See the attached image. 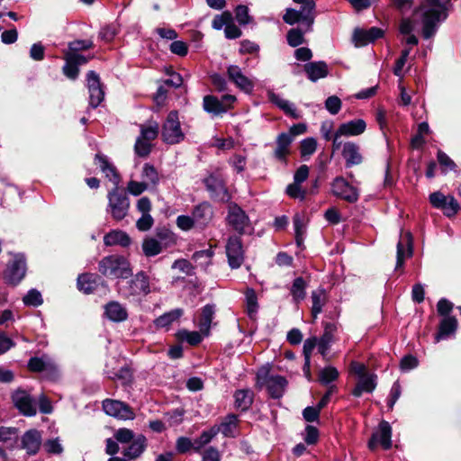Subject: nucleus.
<instances>
[{
    "mask_svg": "<svg viewBox=\"0 0 461 461\" xmlns=\"http://www.w3.org/2000/svg\"><path fill=\"white\" fill-rule=\"evenodd\" d=\"M447 0H425L422 6L416 10L411 18H403L399 25L401 34L406 36L405 42L417 45L418 39L412 34L420 21L422 23V34L425 39L432 37L438 23L444 20L446 14Z\"/></svg>",
    "mask_w": 461,
    "mask_h": 461,
    "instance_id": "1",
    "label": "nucleus"
},
{
    "mask_svg": "<svg viewBox=\"0 0 461 461\" xmlns=\"http://www.w3.org/2000/svg\"><path fill=\"white\" fill-rule=\"evenodd\" d=\"M99 271L110 278H128L131 275L129 262L123 257L112 255L99 262Z\"/></svg>",
    "mask_w": 461,
    "mask_h": 461,
    "instance_id": "2",
    "label": "nucleus"
},
{
    "mask_svg": "<svg viewBox=\"0 0 461 461\" xmlns=\"http://www.w3.org/2000/svg\"><path fill=\"white\" fill-rule=\"evenodd\" d=\"M162 140L167 144H177L184 140L185 133L181 129L178 113L172 111L167 117L162 128Z\"/></svg>",
    "mask_w": 461,
    "mask_h": 461,
    "instance_id": "3",
    "label": "nucleus"
},
{
    "mask_svg": "<svg viewBox=\"0 0 461 461\" xmlns=\"http://www.w3.org/2000/svg\"><path fill=\"white\" fill-rule=\"evenodd\" d=\"M258 380L259 383L265 384L270 394L274 398L282 396L286 386V380L283 376L269 375V367L262 366L258 372Z\"/></svg>",
    "mask_w": 461,
    "mask_h": 461,
    "instance_id": "4",
    "label": "nucleus"
},
{
    "mask_svg": "<svg viewBox=\"0 0 461 461\" xmlns=\"http://www.w3.org/2000/svg\"><path fill=\"white\" fill-rule=\"evenodd\" d=\"M236 102V97L231 95H225L221 100L213 95H205L203 97V109L213 115H220L230 109Z\"/></svg>",
    "mask_w": 461,
    "mask_h": 461,
    "instance_id": "5",
    "label": "nucleus"
},
{
    "mask_svg": "<svg viewBox=\"0 0 461 461\" xmlns=\"http://www.w3.org/2000/svg\"><path fill=\"white\" fill-rule=\"evenodd\" d=\"M377 446H381L384 449H389L392 447V428L385 420L379 423L368 441V447L371 450H374Z\"/></svg>",
    "mask_w": 461,
    "mask_h": 461,
    "instance_id": "6",
    "label": "nucleus"
},
{
    "mask_svg": "<svg viewBox=\"0 0 461 461\" xmlns=\"http://www.w3.org/2000/svg\"><path fill=\"white\" fill-rule=\"evenodd\" d=\"M109 199V211L112 216L117 220H122L127 214L130 203L126 195L118 193L117 188H114L108 194Z\"/></svg>",
    "mask_w": 461,
    "mask_h": 461,
    "instance_id": "7",
    "label": "nucleus"
},
{
    "mask_svg": "<svg viewBox=\"0 0 461 461\" xmlns=\"http://www.w3.org/2000/svg\"><path fill=\"white\" fill-rule=\"evenodd\" d=\"M227 221L229 225L240 233L246 232L250 227L249 217L237 204H230Z\"/></svg>",
    "mask_w": 461,
    "mask_h": 461,
    "instance_id": "8",
    "label": "nucleus"
},
{
    "mask_svg": "<svg viewBox=\"0 0 461 461\" xmlns=\"http://www.w3.org/2000/svg\"><path fill=\"white\" fill-rule=\"evenodd\" d=\"M25 273L26 266L23 257L15 255L5 272V278L9 284L16 285L24 277Z\"/></svg>",
    "mask_w": 461,
    "mask_h": 461,
    "instance_id": "9",
    "label": "nucleus"
},
{
    "mask_svg": "<svg viewBox=\"0 0 461 461\" xmlns=\"http://www.w3.org/2000/svg\"><path fill=\"white\" fill-rule=\"evenodd\" d=\"M226 254L231 268H238L241 266L244 259V252L240 238L231 237L229 239L226 245Z\"/></svg>",
    "mask_w": 461,
    "mask_h": 461,
    "instance_id": "10",
    "label": "nucleus"
},
{
    "mask_svg": "<svg viewBox=\"0 0 461 461\" xmlns=\"http://www.w3.org/2000/svg\"><path fill=\"white\" fill-rule=\"evenodd\" d=\"M103 408L106 414L121 420L133 419V411L123 402L115 400H105Z\"/></svg>",
    "mask_w": 461,
    "mask_h": 461,
    "instance_id": "11",
    "label": "nucleus"
},
{
    "mask_svg": "<svg viewBox=\"0 0 461 461\" xmlns=\"http://www.w3.org/2000/svg\"><path fill=\"white\" fill-rule=\"evenodd\" d=\"M332 193L348 202H356L358 198L357 189L350 185L343 177H337L332 184Z\"/></svg>",
    "mask_w": 461,
    "mask_h": 461,
    "instance_id": "12",
    "label": "nucleus"
},
{
    "mask_svg": "<svg viewBox=\"0 0 461 461\" xmlns=\"http://www.w3.org/2000/svg\"><path fill=\"white\" fill-rule=\"evenodd\" d=\"M13 402L15 407L26 416H33L36 414V408L30 394L21 389L16 390L13 393Z\"/></svg>",
    "mask_w": 461,
    "mask_h": 461,
    "instance_id": "13",
    "label": "nucleus"
},
{
    "mask_svg": "<svg viewBox=\"0 0 461 461\" xmlns=\"http://www.w3.org/2000/svg\"><path fill=\"white\" fill-rule=\"evenodd\" d=\"M229 79L233 82L237 87L245 93H251L254 88V83L246 77L240 67L231 65L227 69Z\"/></svg>",
    "mask_w": 461,
    "mask_h": 461,
    "instance_id": "14",
    "label": "nucleus"
},
{
    "mask_svg": "<svg viewBox=\"0 0 461 461\" xmlns=\"http://www.w3.org/2000/svg\"><path fill=\"white\" fill-rule=\"evenodd\" d=\"M87 86L89 90L90 105L97 107L104 99V91L100 86L99 77L94 71L87 73Z\"/></svg>",
    "mask_w": 461,
    "mask_h": 461,
    "instance_id": "15",
    "label": "nucleus"
},
{
    "mask_svg": "<svg viewBox=\"0 0 461 461\" xmlns=\"http://www.w3.org/2000/svg\"><path fill=\"white\" fill-rule=\"evenodd\" d=\"M383 34V31L376 27L369 30L356 29L353 33V41L356 47H362L381 38Z\"/></svg>",
    "mask_w": 461,
    "mask_h": 461,
    "instance_id": "16",
    "label": "nucleus"
},
{
    "mask_svg": "<svg viewBox=\"0 0 461 461\" xmlns=\"http://www.w3.org/2000/svg\"><path fill=\"white\" fill-rule=\"evenodd\" d=\"M341 155L346 160L347 167L359 165L363 161L359 146L353 141H347L343 143Z\"/></svg>",
    "mask_w": 461,
    "mask_h": 461,
    "instance_id": "17",
    "label": "nucleus"
},
{
    "mask_svg": "<svg viewBox=\"0 0 461 461\" xmlns=\"http://www.w3.org/2000/svg\"><path fill=\"white\" fill-rule=\"evenodd\" d=\"M366 123L363 119H356L341 123L339 128V135L345 137L359 136L366 131Z\"/></svg>",
    "mask_w": 461,
    "mask_h": 461,
    "instance_id": "18",
    "label": "nucleus"
},
{
    "mask_svg": "<svg viewBox=\"0 0 461 461\" xmlns=\"http://www.w3.org/2000/svg\"><path fill=\"white\" fill-rule=\"evenodd\" d=\"M205 184L208 190L212 192V194L216 199L222 202H228L230 200V196L219 177L211 176L205 180Z\"/></svg>",
    "mask_w": 461,
    "mask_h": 461,
    "instance_id": "19",
    "label": "nucleus"
},
{
    "mask_svg": "<svg viewBox=\"0 0 461 461\" xmlns=\"http://www.w3.org/2000/svg\"><path fill=\"white\" fill-rule=\"evenodd\" d=\"M41 445V435L36 429H31L24 433L22 438V447L29 455H34Z\"/></svg>",
    "mask_w": 461,
    "mask_h": 461,
    "instance_id": "20",
    "label": "nucleus"
},
{
    "mask_svg": "<svg viewBox=\"0 0 461 461\" xmlns=\"http://www.w3.org/2000/svg\"><path fill=\"white\" fill-rule=\"evenodd\" d=\"M131 295H146L150 293L149 277L143 273H138L130 282Z\"/></svg>",
    "mask_w": 461,
    "mask_h": 461,
    "instance_id": "21",
    "label": "nucleus"
},
{
    "mask_svg": "<svg viewBox=\"0 0 461 461\" xmlns=\"http://www.w3.org/2000/svg\"><path fill=\"white\" fill-rule=\"evenodd\" d=\"M376 387V375L368 374L357 378V384L352 390V394L359 397L363 393H372Z\"/></svg>",
    "mask_w": 461,
    "mask_h": 461,
    "instance_id": "22",
    "label": "nucleus"
},
{
    "mask_svg": "<svg viewBox=\"0 0 461 461\" xmlns=\"http://www.w3.org/2000/svg\"><path fill=\"white\" fill-rule=\"evenodd\" d=\"M146 448V438L142 435L137 436L131 445L123 450V455L129 460H133L141 456Z\"/></svg>",
    "mask_w": 461,
    "mask_h": 461,
    "instance_id": "23",
    "label": "nucleus"
},
{
    "mask_svg": "<svg viewBox=\"0 0 461 461\" xmlns=\"http://www.w3.org/2000/svg\"><path fill=\"white\" fill-rule=\"evenodd\" d=\"M304 70L312 81H317L328 75V68L325 62H310L304 66Z\"/></svg>",
    "mask_w": 461,
    "mask_h": 461,
    "instance_id": "24",
    "label": "nucleus"
},
{
    "mask_svg": "<svg viewBox=\"0 0 461 461\" xmlns=\"http://www.w3.org/2000/svg\"><path fill=\"white\" fill-rule=\"evenodd\" d=\"M105 315L113 321H123L128 317L126 309L117 302H111L106 304Z\"/></svg>",
    "mask_w": 461,
    "mask_h": 461,
    "instance_id": "25",
    "label": "nucleus"
},
{
    "mask_svg": "<svg viewBox=\"0 0 461 461\" xmlns=\"http://www.w3.org/2000/svg\"><path fill=\"white\" fill-rule=\"evenodd\" d=\"M293 138L287 133H281L276 140V148L275 156L276 158L283 160L290 152V145Z\"/></svg>",
    "mask_w": 461,
    "mask_h": 461,
    "instance_id": "26",
    "label": "nucleus"
},
{
    "mask_svg": "<svg viewBox=\"0 0 461 461\" xmlns=\"http://www.w3.org/2000/svg\"><path fill=\"white\" fill-rule=\"evenodd\" d=\"M95 161L101 170L105 174V176L114 185V188H117V185L120 182V176L117 174L115 168L109 164V162L105 159V158L97 155L95 157Z\"/></svg>",
    "mask_w": 461,
    "mask_h": 461,
    "instance_id": "27",
    "label": "nucleus"
},
{
    "mask_svg": "<svg viewBox=\"0 0 461 461\" xmlns=\"http://www.w3.org/2000/svg\"><path fill=\"white\" fill-rule=\"evenodd\" d=\"M311 299L312 302V315L315 319L327 302V293L324 289L319 288L312 293Z\"/></svg>",
    "mask_w": 461,
    "mask_h": 461,
    "instance_id": "28",
    "label": "nucleus"
},
{
    "mask_svg": "<svg viewBox=\"0 0 461 461\" xmlns=\"http://www.w3.org/2000/svg\"><path fill=\"white\" fill-rule=\"evenodd\" d=\"M106 246L121 245L126 247L130 244L129 236L122 230H113L107 233L104 238Z\"/></svg>",
    "mask_w": 461,
    "mask_h": 461,
    "instance_id": "29",
    "label": "nucleus"
},
{
    "mask_svg": "<svg viewBox=\"0 0 461 461\" xmlns=\"http://www.w3.org/2000/svg\"><path fill=\"white\" fill-rule=\"evenodd\" d=\"M214 315V308L211 305H206L203 307L202 312V316L199 321V329L200 332L203 333V336H208L210 332L212 320Z\"/></svg>",
    "mask_w": 461,
    "mask_h": 461,
    "instance_id": "30",
    "label": "nucleus"
},
{
    "mask_svg": "<svg viewBox=\"0 0 461 461\" xmlns=\"http://www.w3.org/2000/svg\"><path fill=\"white\" fill-rule=\"evenodd\" d=\"M456 327L457 321L455 317L444 318L440 323L439 331L436 336V341H439L440 339L454 333Z\"/></svg>",
    "mask_w": 461,
    "mask_h": 461,
    "instance_id": "31",
    "label": "nucleus"
},
{
    "mask_svg": "<svg viewBox=\"0 0 461 461\" xmlns=\"http://www.w3.org/2000/svg\"><path fill=\"white\" fill-rule=\"evenodd\" d=\"M268 97L272 103L277 105L285 113L289 114L293 118L299 117L295 109L293 107V104L289 101L281 98L279 95L273 92H268Z\"/></svg>",
    "mask_w": 461,
    "mask_h": 461,
    "instance_id": "32",
    "label": "nucleus"
},
{
    "mask_svg": "<svg viewBox=\"0 0 461 461\" xmlns=\"http://www.w3.org/2000/svg\"><path fill=\"white\" fill-rule=\"evenodd\" d=\"M268 97L272 103L277 105L285 113L289 114L293 118L299 117L295 109L293 107V104L289 101L281 98L279 95L273 92H268Z\"/></svg>",
    "mask_w": 461,
    "mask_h": 461,
    "instance_id": "33",
    "label": "nucleus"
},
{
    "mask_svg": "<svg viewBox=\"0 0 461 461\" xmlns=\"http://www.w3.org/2000/svg\"><path fill=\"white\" fill-rule=\"evenodd\" d=\"M407 247V254H411V233H406L405 236L397 244V264L396 267H399L402 265L405 258V249L404 244Z\"/></svg>",
    "mask_w": 461,
    "mask_h": 461,
    "instance_id": "34",
    "label": "nucleus"
},
{
    "mask_svg": "<svg viewBox=\"0 0 461 461\" xmlns=\"http://www.w3.org/2000/svg\"><path fill=\"white\" fill-rule=\"evenodd\" d=\"M141 179L148 186L156 185L159 181L158 173L152 165L146 163L142 167Z\"/></svg>",
    "mask_w": 461,
    "mask_h": 461,
    "instance_id": "35",
    "label": "nucleus"
},
{
    "mask_svg": "<svg viewBox=\"0 0 461 461\" xmlns=\"http://www.w3.org/2000/svg\"><path fill=\"white\" fill-rule=\"evenodd\" d=\"M219 432L220 428L216 426L203 431L200 437L194 440V450L199 451L202 447L209 444Z\"/></svg>",
    "mask_w": 461,
    "mask_h": 461,
    "instance_id": "36",
    "label": "nucleus"
},
{
    "mask_svg": "<svg viewBox=\"0 0 461 461\" xmlns=\"http://www.w3.org/2000/svg\"><path fill=\"white\" fill-rule=\"evenodd\" d=\"M294 2L303 5V10L305 12L303 20L306 22L307 30H310L314 23L315 2L313 0H294Z\"/></svg>",
    "mask_w": 461,
    "mask_h": 461,
    "instance_id": "37",
    "label": "nucleus"
},
{
    "mask_svg": "<svg viewBox=\"0 0 461 461\" xmlns=\"http://www.w3.org/2000/svg\"><path fill=\"white\" fill-rule=\"evenodd\" d=\"M182 314L183 311L181 309L173 310L156 319L155 324L158 328H166L174 321H177L182 316Z\"/></svg>",
    "mask_w": 461,
    "mask_h": 461,
    "instance_id": "38",
    "label": "nucleus"
},
{
    "mask_svg": "<svg viewBox=\"0 0 461 461\" xmlns=\"http://www.w3.org/2000/svg\"><path fill=\"white\" fill-rule=\"evenodd\" d=\"M237 417L235 415H228L224 420L217 426L220 428V432L227 437L234 436L235 429L237 428Z\"/></svg>",
    "mask_w": 461,
    "mask_h": 461,
    "instance_id": "39",
    "label": "nucleus"
},
{
    "mask_svg": "<svg viewBox=\"0 0 461 461\" xmlns=\"http://www.w3.org/2000/svg\"><path fill=\"white\" fill-rule=\"evenodd\" d=\"M211 215V207L206 203H203L196 206L193 212V217L194 221L199 223H204L205 221L210 220Z\"/></svg>",
    "mask_w": 461,
    "mask_h": 461,
    "instance_id": "40",
    "label": "nucleus"
},
{
    "mask_svg": "<svg viewBox=\"0 0 461 461\" xmlns=\"http://www.w3.org/2000/svg\"><path fill=\"white\" fill-rule=\"evenodd\" d=\"M95 285V279L93 275H81L77 278L78 289L86 294L93 292Z\"/></svg>",
    "mask_w": 461,
    "mask_h": 461,
    "instance_id": "41",
    "label": "nucleus"
},
{
    "mask_svg": "<svg viewBox=\"0 0 461 461\" xmlns=\"http://www.w3.org/2000/svg\"><path fill=\"white\" fill-rule=\"evenodd\" d=\"M159 126L158 122H150L141 127L140 137L149 142L154 140L158 134Z\"/></svg>",
    "mask_w": 461,
    "mask_h": 461,
    "instance_id": "42",
    "label": "nucleus"
},
{
    "mask_svg": "<svg viewBox=\"0 0 461 461\" xmlns=\"http://www.w3.org/2000/svg\"><path fill=\"white\" fill-rule=\"evenodd\" d=\"M252 402V396L249 391L240 390L235 393V404L242 410L248 409Z\"/></svg>",
    "mask_w": 461,
    "mask_h": 461,
    "instance_id": "43",
    "label": "nucleus"
},
{
    "mask_svg": "<svg viewBox=\"0 0 461 461\" xmlns=\"http://www.w3.org/2000/svg\"><path fill=\"white\" fill-rule=\"evenodd\" d=\"M306 283L301 277L296 278L292 285L291 294L294 301L299 302L305 297Z\"/></svg>",
    "mask_w": 461,
    "mask_h": 461,
    "instance_id": "44",
    "label": "nucleus"
},
{
    "mask_svg": "<svg viewBox=\"0 0 461 461\" xmlns=\"http://www.w3.org/2000/svg\"><path fill=\"white\" fill-rule=\"evenodd\" d=\"M143 252L148 257L159 254L162 250L160 243L155 239H147L142 244Z\"/></svg>",
    "mask_w": 461,
    "mask_h": 461,
    "instance_id": "45",
    "label": "nucleus"
},
{
    "mask_svg": "<svg viewBox=\"0 0 461 461\" xmlns=\"http://www.w3.org/2000/svg\"><path fill=\"white\" fill-rule=\"evenodd\" d=\"M203 333L200 331H187V330H180L177 333V337L180 340H185L190 345H197L202 341Z\"/></svg>",
    "mask_w": 461,
    "mask_h": 461,
    "instance_id": "46",
    "label": "nucleus"
},
{
    "mask_svg": "<svg viewBox=\"0 0 461 461\" xmlns=\"http://www.w3.org/2000/svg\"><path fill=\"white\" fill-rule=\"evenodd\" d=\"M339 376L338 370L333 366H327L320 371L319 381L322 384H329Z\"/></svg>",
    "mask_w": 461,
    "mask_h": 461,
    "instance_id": "47",
    "label": "nucleus"
},
{
    "mask_svg": "<svg viewBox=\"0 0 461 461\" xmlns=\"http://www.w3.org/2000/svg\"><path fill=\"white\" fill-rule=\"evenodd\" d=\"M304 14H305V12H303V9H302V11H296L294 9L288 8V9H286L285 14H284L283 19L286 23L291 24V25L298 23L299 21H303V22L306 23L303 20Z\"/></svg>",
    "mask_w": 461,
    "mask_h": 461,
    "instance_id": "48",
    "label": "nucleus"
},
{
    "mask_svg": "<svg viewBox=\"0 0 461 461\" xmlns=\"http://www.w3.org/2000/svg\"><path fill=\"white\" fill-rule=\"evenodd\" d=\"M317 149V141L313 138H307L302 140L300 150L302 157L312 155Z\"/></svg>",
    "mask_w": 461,
    "mask_h": 461,
    "instance_id": "49",
    "label": "nucleus"
},
{
    "mask_svg": "<svg viewBox=\"0 0 461 461\" xmlns=\"http://www.w3.org/2000/svg\"><path fill=\"white\" fill-rule=\"evenodd\" d=\"M287 42L292 47H297L304 41L303 32L298 29H291L287 32Z\"/></svg>",
    "mask_w": 461,
    "mask_h": 461,
    "instance_id": "50",
    "label": "nucleus"
},
{
    "mask_svg": "<svg viewBox=\"0 0 461 461\" xmlns=\"http://www.w3.org/2000/svg\"><path fill=\"white\" fill-rule=\"evenodd\" d=\"M64 59L66 63L63 67V73L67 77L76 79L79 72L78 67L73 62L72 58L65 55Z\"/></svg>",
    "mask_w": 461,
    "mask_h": 461,
    "instance_id": "51",
    "label": "nucleus"
},
{
    "mask_svg": "<svg viewBox=\"0 0 461 461\" xmlns=\"http://www.w3.org/2000/svg\"><path fill=\"white\" fill-rule=\"evenodd\" d=\"M151 142L142 139L140 136L137 139L134 149L137 155L146 157L151 150Z\"/></svg>",
    "mask_w": 461,
    "mask_h": 461,
    "instance_id": "52",
    "label": "nucleus"
},
{
    "mask_svg": "<svg viewBox=\"0 0 461 461\" xmlns=\"http://www.w3.org/2000/svg\"><path fill=\"white\" fill-rule=\"evenodd\" d=\"M246 303L248 312L250 316H252L257 312L258 310V298L254 290L248 289L246 291Z\"/></svg>",
    "mask_w": 461,
    "mask_h": 461,
    "instance_id": "53",
    "label": "nucleus"
},
{
    "mask_svg": "<svg viewBox=\"0 0 461 461\" xmlns=\"http://www.w3.org/2000/svg\"><path fill=\"white\" fill-rule=\"evenodd\" d=\"M23 303L26 305L38 306L42 303V298L40 292L37 290H31L28 294L23 297Z\"/></svg>",
    "mask_w": 461,
    "mask_h": 461,
    "instance_id": "54",
    "label": "nucleus"
},
{
    "mask_svg": "<svg viewBox=\"0 0 461 461\" xmlns=\"http://www.w3.org/2000/svg\"><path fill=\"white\" fill-rule=\"evenodd\" d=\"M232 21L230 13L224 12L220 15H217L212 20V27L216 30H221L223 26H227Z\"/></svg>",
    "mask_w": 461,
    "mask_h": 461,
    "instance_id": "55",
    "label": "nucleus"
},
{
    "mask_svg": "<svg viewBox=\"0 0 461 461\" xmlns=\"http://www.w3.org/2000/svg\"><path fill=\"white\" fill-rule=\"evenodd\" d=\"M176 448L178 453L184 454L192 448L194 450V442L186 437H180L176 439Z\"/></svg>",
    "mask_w": 461,
    "mask_h": 461,
    "instance_id": "56",
    "label": "nucleus"
},
{
    "mask_svg": "<svg viewBox=\"0 0 461 461\" xmlns=\"http://www.w3.org/2000/svg\"><path fill=\"white\" fill-rule=\"evenodd\" d=\"M148 185L143 181L138 182L131 180L128 183L127 190L133 195H139L148 189Z\"/></svg>",
    "mask_w": 461,
    "mask_h": 461,
    "instance_id": "57",
    "label": "nucleus"
},
{
    "mask_svg": "<svg viewBox=\"0 0 461 461\" xmlns=\"http://www.w3.org/2000/svg\"><path fill=\"white\" fill-rule=\"evenodd\" d=\"M325 107L331 114H337L341 107L340 99L335 95L330 96L325 102Z\"/></svg>",
    "mask_w": 461,
    "mask_h": 461,
    "instance_id": "58",
    "label": "nucleus"
},
{
    "mask_svg": "<svg viewBox=\"0 0 461 461\" xmlns=\"http://www.w3.org/2000/svg\"><path fill=\"white\" fill-rule=\"evenodd\" d=\"M114 438L121 443H130L135 438L133 432L128 429H118L114 434Z\"/></svg>",
    "mask_w": 461,
    "mask_h": 461,
    "instance_id": "59",
    "label": "nucleus"
},
{
    "mask_svg": "<svg viewBox=\"0 0 461 461\" xmlns=\"http://www.w3.org/2000/svg\"><path fill=\"white\" fill-rule=\"evenodd\" d=\"M172 268L185 275H191L193 270L192 265L185 259L175 261L172 265Z\"/></svg>",
    "mask_w": 461,
    "mask_h": 461,
    "instance_id": "60",
    "label": "nucleus"
},
{
    "mask_svg": "<svg viewBox=\"0 0 461 461\" xmlns=\"http://www.w3.org/2000/svg\"><path fill=\"white\" fill-rule=\"evenodd\" d=\"M194 217L180 215L176 218V225L183 230H189L194 227Z\"/></svg>",
    "mask_w": 461,
    "mask_h": 461,
    "instance_id": "61",
    "label": "nucleus"
},
{
    "mask_svg": "<svg viewBox=\"0 0 461 461\" xmlns=\"http://www.w3.org/2000/svg\"><path fill=\"white\" fill-rule=\"evenodd\" d=\"M43 446L45 450L50 454H60L63 451V447L58 438L49 439Z\"/></svg>",
    "mask_w": 461,
    "mask_h": 461,
    "instance_id": "62",
    "label": "nucleus"
},
{
    "mask_svg": "<svg viewBox=\"0 0 461 461\" xmlns=\"http://www.w3.org/2000/svg\"><path fill=\"white\" fill-rule=\"evenodd\" d=\"M441 209L446 215L452 216L457 212L458 203L453 196H447V201Z\"/></svg>",
    "mask_w": 461,
    "mask_h": 461,
    "instance_id": "63",
    "label": "nucleus"
},
{
    "mask_svg": "<svg viewBox=\"0 0 461 461\" xmlns=\"http://www.w3.org/2000/svg\"><path fill=\"white\" fill-rule=\"evenodd\" d=\"M165 420L168 427L177 426L183 420V412L176 410L172 413L167 414Z\"/></svg>",
    "mask_w": 461,
    "mask_h": 461,
    "instance_id": "64",
    "label": "nucleus"
}]
</instances>
